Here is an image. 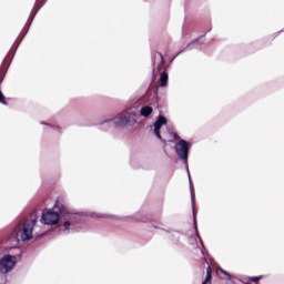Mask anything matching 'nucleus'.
Returning a JSON list of instances; mask_svg holds the SVG:
<instances>
[{
    "label": "nucleus",
    "mask_w": 284,
    "mask_h": 284,
    "mask_svg": "<svg viewBox=\"0 0 284 284\" xmlns=\"http://www.w3.org/2000/svg\"><path fill=\"white\" fill-rule=\"evenodd\" d=\"M262 278H263V275H260V276H248L247 281H251V283L258 284V281H262Z\"/></svg>",
    "instance_id": "obj_11"
},
{
    "label": "nucleus",
    "mask_w": 284,
    "mask_h": 284,
    "mask_svg": "<svg viewBox=\"0 0 284 284\" xmlns=\"http://www.w3.org/2000/svg\"><path fill=\"white\" fill-rule=\"evenodd\" d=\"M105 123H112L115 128H132L136 125V112L124 111L119 113L111 120H106Z\"/></svg>",
    "instance_id": "obj_4"
},
{
    "label": "nucleus",
    "mask_w": 284,
    "mask_h": 284,
    "mask_svg": "<svg viewBox=\"0 0 284 284\" xmlns=\"http://www.w3.org/2000/svg\"><path fill=\"white\" fill-rule=\"evenodd\" d=\"M175 152L179 159L187 165V156L190 154V143L185 140H180L178 144L175 145Z\"/></svg>",
    "instance_id": "obj_6"
},
{
    "label": "nucleus",
    "mask_w": 284,
    "mask_h": 284,
    "mask_svg": "<svg viewBox=\"0 0 284 284\" xmlns=\"http://www.w3.org/2000/svg\"><path fill=\"white\" fill-rule=\"evenodd\" d=\"M160 85L162 88H165V85H168V73H162L161 78H160Z\"/></svg>",
    "instance_id": "obj_10"
},
{
    "label": "nucleus",
    "mask_w": 284,
    "mask_h": 284,
    "mask_svg": "<svg viewBox=\"0 0 284 284\" xmlns=\"http://www.w3.org/2000/svg\"><path fill=\"white\" fill-rule=\"evenodd\" d=\"M17 265V255H6L0 260V272L1 274H8L12 272Z\"/></svg>",
    "instance_id": "obj_5"
},
{
    "label": "nucleus",
    "mask_w": 284,
    "mask_h": 284,
    "mask_svg": "<svg viewBox=\"0 0 284 284\" xmlns=\"http://www.w3.org/2000/svg\"><path fill=\"white\" fill-rule=\"evenodd\" d=\"M6 97H3V93L0 92V103H6Z\"/></svg>",
    "instance_id": "obj_12"
},
{
    "label": "nucleus",
    "mask_w": 284,
    "mask_h": 284,
    "mask_svg": "<svg viewBox=\"0 0 284 284\" xmlns=\"http://www.w3.org/2000/svg\"><path fill=\"white\" fill-rule=\"evenodd\" d=\"M192 202L194 203V196H192Z\"/></svg>",
    "instance_id": "obj_15"
},
{
    "label": "nucleus",
    "mask_w": 284,
    "mask_h": 284,
    "mask_svg": "<svg viewBox=\"0 0 284 284\" xmlns=\"http://www.w3.org/2000/svg\"><path fill=\"white\" fill-rule=\"evenodd\" d=\"M37 219L21 221L16 227V239L18 242L28 243L34 236L41 234V226H39Z\"/></svg>",
    "instance_id": "obj_2"
},
{
    "label": "nucleus",
    "mask_w": 284,
    "mask_h": 284,
    "mask_svg": "<svg viewBox=\"0 0 284 284\" xmlns=\"http://www.w3.org/2000/svg\"><path fill=\"white\" fill-rule=\"evenodd\" d=\"M41 124H42V125H48V123H44V122H42Z\"/></svg>",
    "instance_id": "obj_14"
},
{
    "label": "nucleus",
    "mask_w": 284,
    "mask_h": 284,
    "mask_svg": "<svg viewBox=\"0 0 284 284\" xmlns=\"http://www.w3.org/2000/svg\"><path fill=\"white\" fill-rule=\"evenodd\" d=\"M202 284H212V267L207 266L206 277Z\"/></svg>",
    "instance_id": "obj_9"
},
{
    "label": "nucleus",
    "mask_w": 284,
    "mask_h": 284,
    "mask_svg": "<svg viewBox=\"0 0 284 284\" xmlns=\"http://www.w3.org/2000/svg\"><path fill=\"white\" fill-rule=\"evenodd\" d=\"M216 274L223 281H232V275L229 272H226L225 270L221 268V267H219L216 270Z\"/></svg>",
    "instance_id": "obj_7"
},
{
    "label": "nucleus",
    "mask_w": 284,
    "mask_h": 284,
    "mask_svg": "<svg viewBox=\"0 0 284 284\" xmlns=\"http://www.w3.org/2000/svg\"><path fill=\"white\" fill-rule=\"evenodd\" d=\"M100 219H108V215L102 214V215H100Z\"/></svg>",
    "instance_id": "obj_13"
},
{
    "label": "nucleus",
    "mask_w": 284,
    "mask_h": 284,
    "mask_svg": "<svg viewBox=\"0 0 284 284\" xmlns=\"http://www.w3.org/2000/svg\"><path fill=\"white\" fill-rule=\"evenodd\" d=\"M153 132L162 143L168 145L169 143H173V141H178L179 135L172 131H168V119L165 116L160 115L158 120L153 124Z\"/></svg>",
    "instance_id": "obj_3"
},
{
    "label": "nucleus",
    "mask_w": 284,
    "mask_h": 284,
    "mask_svg": "<svg viewBox=\"0 0 284 284\" xmlns=\"http://www.w3.org/2000/svg\"><path fill=\"white\" fill-rule=\"evenodd\" d=\"M59 221H61L63 232H70V230L74 227L77 214L70 212L63 203L57 201L52 209H45L42 211L40 222L42 225H58Z\"/></svg>",
    "instance_id": "obj_1"
},
{
    "label": "nucleus",
    "mask_w": 284,
    "mask_h": 284,
    "mask_svg": "<svg viewBox=\"0 0 284 284\" xmlns=\"http://www.w3.org/2000/svg\"><path fill=\"white\" fill-rule=\"evenodd\" d=\"M152 112H154V109L150 105H145L140 109V115L144 116V119H148Z\"/></svg>",
    "instance_id": "obj_8"
}]
</instances>
